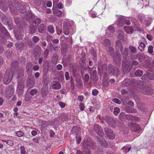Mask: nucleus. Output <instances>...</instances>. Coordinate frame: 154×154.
Wrapping results in <instances>:
<instances>
[{
    "label": "nucleus",
    "instance_id": "nucleus-50",
    "mask_svg": "<svg viewBox=\"0 0 154 154\" xmlns=\"http://www.w3.org/2000/svg\"><path fill=\"white\" fill-rule=\"evenodd\" d=\"M40 139L41 137H36L35 138H33L32 139V140L33 142L35 143H38L39 142V140Z\"/></svg>",
    "mask_w": 154,
    "mask_h": 154
},
{
    "label": "nucleus",
    "instance_id": "nucleus-44",
    "mask_svg": "<svg viewBox=\"0 0 154 154\" xmlns=\"http://www.w3.org/2000/svg\"><path fill=\"white\" fill-rule=\"evenodd\" d=\"M84 81L86 82H88L90 79L89 75L87 74H86L84 77Z\"/></svg>",
    "mask_w": 154,
    "mask_h": 154
},
{
    "label": "nucleus",
    "instance_id": "nucleus-57",
    "mask_svg": "<svg viewBox=\"0 0 154 154\" xmlns=\"http://www.w3.org/2000/svg\"><path fill=\"white\" fill-rule=\"evenodd\" d=\"M148 51L149 53H152L153 52V47L152 46H149L148 48Z\"/></svg>",
    "mask_w": 154,
    "mask_h": 154
},
{
    "label": "nucleus",
    "instance_id": "nucleus-5",
    "mask_svg": "<svg viewBox=\"0 0 154 154\" xmlns=\"http://www.w3.org/2000/svg\"><path fill=\"white\" fill-rule=\"evenodd\" d=\"M128 125L131 130L134 132L139 133L142 131V129L139 125L130 122L128 123Z\"/></svg>",
    "mask_w": 154,
    "mask_h": 154
},
{
    "label": "nucleus",
    "instance_id": "nucleus-46",
    "mask_svg": "<svg viewBox=\"0 0 154 154\" xmlns=\"http://www.w3.org/2000/svg\"><path fill=\"white\" fill-rule=\"evenodd\" d=\"M49 54L48 50L46 49L44 52V57H45V58L47 57L48 56Z\"/></svg>",
    "mask_w": 154,
    "mask_h": 154
},
{
    "label": "nucleus",
    "instance_id": "nucleus-21",
    "mask_svg": "<svg viewBox=\"0 0 154 154\" xmlns=\"http://www.w3.org/2000/svg\"><path fill=\"white\" fill-rule=\"evenodd\" d=\"M125 23V18L122 17H120L118 20V25L119 26H122Z\"/></svg>",
    "mask_w": 154,
    "mask_h": 154
},
{
    "label": "nucleus",
    "instance_id": "nucleus-38",
    "mask_svg": "<svg viewBox=\"0 0 154 154\" xmlns=\"http://www.w3.org/2000/svg\"><path fill=\"white\" fill-rule=\"evenodd\" d=\"M120 112V109L117 107L115 108L113 112L114 114L116 115H117Z\"/></svg>",
    "mask_w": 154,
    "mask_h": 154
},
{
    "label": "nucleus",
    "instance_id": "nucleus-40",
    "mask_svg": "<svg viewBox=\"0 0 154 154\" xmlns=\"http://www.w3.org/2000/svg\"><path fill=\"white\" fill-rule=\"evenodd\" d=\"M77 82V86L78 87V88H82L83 87V85L82 81L81 80H79Z\"/></svg>",
    "mask_w": 154,
    "mask_h": 154
},
{
    "label": "nucleus",
    "instance_id": "nucleus-16",
    "mask_svg": "<svg viewBox=\"0 0 154 154\" xmlns=\"http://www.w3.org/2000/svg\"><path fill=\"white\" fill-rule=\"evenodd\" d=\"M6 0H0V8L4 11H7L8 7L6 5Z\"/></svg>",
    "mask_w": 154,
    "mask_h": 154
},
{
    "label": "nucleus",
    "instance_id": "nucleus-23",
    "mask_svg": "<svg viewBox=\"0 0 154 154\" xmlns=\"http://www.w3.org/2000/svg\"><path fill=\"white\" fill-rule=\"evenodd\" d=\"M98 141L102 146L105 147H107L108 146L107 143L104 139H98Z\"/></svg>",
    "mask_w": 154,
    "mask_h": 154
},
{
    "label": "nucleus",
    "instance_id": "nucleus-36",
    "mask_svg": "<svg viewBox=\"0 0 154 154\" xmlns=\"http://www.w3.org/2000/svg\"><path fill=\"white\" fill-rule=\"evenodd\" d=\"M129 48L130 51L133 53H134L137 52L136 48L134 46H130L129 47Z\"/></svg>",
    "mask_w": 154,
    "mask_h": 154
},
{
    "label": "nucleus",
    "instance_id": "nucleus-6",
    "mask_svg": "<svg viewBox=\"0 0 154 154\" xmlns=\"http://www.w3.org/2000/svg\"><path fill=\"white\" fill-rule=\"evenodd\" d=\"M103 119L105 120L108 125L112 127H116V123L114 119L110 116H105L103 117Z\"/></svg>",
    "mask_w": 154,
    "mask_h": 154
},
{
    "label": "nucleus",
    "instance_id": "nucleus-49",
    "mask_svg": "<svg viewBox=\"0 0 154 154\" xmlns=\"http://www.w3.org/2000/svg\"><path fill=\"white\" fill-rule=\"evenodd\" d=\"M79 106L80 109L81 111H82L84 109L85 106L84 104L83 103H81L79 105Z\"/></svg>",
    "mask_w": 154,
    "mask_h": 154
},
{
    "label": "nucleus",
    "instance_id": "nucleus-39",
    "mask_svg": "<svg viewBox=\"0 0 154 154\" xmlns=\"http://www.w3.org/2000/svg\"><path fill=\"white\" fill-rule=\"evenodd\" d=\"M21 154H26V152L25 147L23 146H22L20 148Z\"/></svg>",
    "mask_w": 154,
    "mask_h": 154
},
{
    "label": "nucleus",
    "instance_id": "nucleus-41",
    "mask_svg": "<svg viewBox=\"0 0 154 154\" xmlns=\"http://www.w3.org/2000/svg\"><path fill=\"white\" fill-rule=\"evenodd\" d=\"M4 142H6L7 144L9 146H13L14 144V142L11 140H3Z\"/></svg>",
    "mask_w": 154,
    "mask_h": 154
},
{
    "label": "nucleus",
    "instance_id": "nucleus-43",
    "mask_svg": "<svg viewBox=\"0 0 154 154\" xmlns=\"http://www.w3.org/2000/svg\"><path fill=\"white\" fill-rule=\"evenodd\" d=\"M32 64L31 63H29L26 66V70L28 72L31 71L32 68Z\"/></svg>",
    "mask_w": 154,
    "mask_h": 154
},
{
    "label": "nucleus",
    "instance_id": "nucleus-53",
    "mask_svg": "<svg viewBox=\"0 0 154 154\" xmlns=\"http://www.w3.org/2000/svg\"><path fill=\"white\" fill-rule=\"evenodd\" d=\"M98 93V91L96 89H95L92 91V94L93 95L96 96Z\"/></svg>",
    "mask_w": 154,
    "mask_h": 154
},
{
    "label": "nucleus",
    "instance_id": "nucleus-56",
    "mask_svg": "<svg viewBox=\"0 0 154 154\" xmlns=\"http://www.w3.org/2000/svg\"><path fill=\"white\" fill-rule=\"evenodd\" d=\"M127 111L129 112H131L133 113H135L137 112V110L134 108L131 109L130 110H127Z\"/></svg>",
    "mask_w": 154,
    "mask_h": 154
},
{
    "label": "nucleus",
    "instance_id": "nucleus-48",
    "mask_svg": "<svg viewBox=\"0 0 154 154\" xmlns=\"http://www.w3.org/2000/svg\"><path fill=\"white\" fill-rule=\"evenodd\" d=\"M108 30L111 32H114V28L112 25H110L108 28Z\"/></svg>",
    "mask_w": 154,
    "mask_h": 154
},
{
    "label": "nucleus",
    "instance_id": "nucleus-63",
    "mask_svg": "<svg viewBox=\"0 0 154 154\" xmlns=\"http://www.w3.org/2000/svg\"><path fill=\"white\" fill-rule=\"evenodd\" d=\"M56 68L58 70H60L62 68V66L61 65L59 64L57 66Z\"/></svg>",
    "mask_w": 154,
    "mask_h": 154
},
{
    "label": "nucleus",
    "instance_id": "nucleus-28",
    "mask_svg": "<svg viewBox=\"0 0 154 154\" xmlns=\"http://www.w3.org/2000/svg\"><path fill=\"white\" fill-rule=\"evenodd\" d=\"M115 45L117 49H119L120 50L122 49V46L120 41L118 40L116 42Z\"/></svg>",
    "mask_w": 154,
    "mask_h": 154
},
{
    "label": "nucleus",
    "instance_id": "nucleus-60",
    "mask_svg": "<svg viewBox=\"0 0 154 154\" xmlns=\"http://www.w3.org/2000/svg\"><path fill=\"white\" fill-rule=\"evenodd\" d=\"M18 88L20 90H22L24 88L23 85L22 84H19L18 85Z\"/></svg>",
    "mask_w": 154,
    "mask_h": 154
},
{
    "label": "nucleus",
    "instance_id": "nucleus-15",
    "mask_svg": "<svg viewBox=\"0 0 154 154\" xmlns=\"http://www.w3.org/2000/svg\"><path fill=\"white\" fill-rule=\"evenodd\" d=\"M83 145L86 149H89L93 148L94 144L93 141L90 142L86 140L84 141Z\"/></svg>",
    "mask_w": 154,
    "mask_h": 154
},
{
    "label": "nucleus",
    "instance_id": "nucleus-13",
    "mask_svg": "<svg viewBox=\"0 0 154 154\" xmlns=\"http://www.w3.org/2000/svg\"><path fill=\"white\" fill-rule=\"evenodd\" d=\"M14 33L16 38L17 40H21L23 38L24 33L23 32H22L20 29H15L14 31Z\"/></svg>",
    "mask_w": 154,
    "mask_h": 154
},
{
    "label": "nucleus",
    "instance_id": "nucleus-2",
    "mask_svg": "<svg viewBox=\"0 0 154 154\" xmlns=\"http://www.w3.org/2000/svg\"><path fill=\"white\" fill-rule=\"evenodd\" d=\"M138 85L137 87L141 89L140 91L144 94L149 95L151 94L152 89L151 88L147 86H143V82L141 81L137 82Z\"/></svg>",
    "mask_w": 154,
    "mask_h": 154
},
{
    "label": "nucleus",
    "instance_id": "nucleus-22",
    "mask_svg": "<svg viewBox=\"0 0 154 154\" xmlns=\"http://www.w3.org/2000/svg\"><path fill=\"white\" fill-rule=\"evenodd\" d=\"M127 117L129 119L132 121L139 122L140 121V119L137 116H134L131 115H126Z\"/></svg>",
    "mask_w": 154,
    "mask_h": 154
},
{
    "label": "nucleus",
    "instance_id": "nucleus-10",
    "mask_svg": "<svg viewBox=\"0 0 154 154\" xmlns=\"http://www.w3.org/2000/svg\"><path fill=\"white\" fill-rule=\"evenodd\" d=\"M122 68L125 70H129L132 67L130 63L123 60L122 62Z\"/></svg>",
    "mask_w": 154,
    "mask_h": 154
},
{
    "label": "nucleus",
    "instance_id": "nucleus-17",
    "mask_svg": "<svg viewBox=\"0 0 154 154\" xmlns=\"http://www.w3.org/2000/svg\"><path fill=\"white\" fill-rule=\"evenodd\" d=\"M3 34L5 35L6 36L8 37H10V38H11L10 37V35L9 34L7 30L2 25L0 26V34Z\"/></svg>",
    "mask_w": 154,
    "mask_h": 154
},
{
    "label": "nucleus",
    "instance_id": "nucleus-42",
    "mask_svg": "<svg viewBox=\"0 0 154 154\" xmlns=\"http://www.w3.org/2000/svg\"><path fill=\"white\" fill-rule=\"evenodd\" d=\"M39 40V38L36 36H34L32 39V41L35 43H36L38 42Z\"/></svg>",
    "mask_w": 154,
    "mask_h": 154
},
{
    "label": "nucleus",
    "instance_id": "nucleus-4",
    "mask_svg": "<svg viewBox=\"0 0 154 154\" xmlns=\"http://www.w3.org/2000/svg\"><path fill=\"white\" fill-rule=\"evenodd\" d=\"M13 75V73L12 71L7 70L5 72L3 78V83L6 84L9 83L12 80Z\"/></svg>",
    "mask_w": 154,
    "mask_h": 154
},
{
    "label": "nucleus",
    "instance_id": "nucleus-19",
    "mask_svg": "<svg viewBox=\"0 0 154 154\" xmlns=\"http://www.w3.org/2000/svg\"><path fill=\"white\" fill-rule=\"evenodd\" d=\"M53 12L54 15L60 17H62V14L63 16L65 15V14L64 13H62L61 11L59 9L56 10L53 9Z\"/></svg>",
    "mask_w": 154,
    "mask_h": 154
},
{
    "label": "nucleus",
    "instance_id": "nucleus-14",
    "mask_svg": "<svg viewBox=\"0 0 154 154\" xmlns=\"http://www.w3.org/2000/svg\"><path fill=\"white\" fill-rule=\"evenodd\" d=\"M49 93L48 89L47 88H42L40 90V94L42 98H45Z\"/></svg>",
    "mask_w": 154,
    "mask_h": 154
},
{
    "label": "nucleus",
    "instance_id": "nucleus-58",
    "mask_svg": "<svg viewBox=\"0 0 154 154\" xmlns=\"http://www.w3.org/2000/svg\"><path fill=\"white\" fill-rule=\"evenodd\" d=\"M104 42L106 44V46H109L110 43V40L108 39H106L104 40Z\"/></svg>",
    "mask_w": 154,
    "mask_h": 154
},
{
    "label": "nucleus",
    "instance_id": "nucleus-9",
    "mask_svg": "<svg viewBox=\"0 0 154 154\" xmlns=\"http://www.w3.org/2000/svg\"><path fill=\"white\" fill-rule=\"evenodd\" d=\"M108 70L111 75L113 74L117 75L119 72L118 69L117 67H113L111 65H109L108 66Z\"/></svg>",
    "mask_w": 154,
    "mask_h": 154
},
{
    "label": "nucleus",
    "instance_id": "nucleus-61",
    "mask_svg": "<svg viewBox=\"0 0 154 154\" xmlns=\"http://www.w3.org/2000/svg\"><path fill=\"white\" fill-rule=\"evenodd\" d=\"M59 105L62 108H63L65 106V104L61 102H59Z\"/></svg>",
    "mask_w": 154,
    "mask_h": 154
},
{
    "label": "nucleus",
    "instance_id": "nucleus-18",
    "mask_svg": "<svg viewBox=\"0 0 154 154\" xmlns=\"http://www.w3.org/2000/svg\"><path fill=\"white\" fill-rule=\"evenodd\" d=\"M52 88L54 89H59L61 87L60 83L58 82L54 81L53 82L52 85Z\"/></svg>",
    "mask_w": 154,
    "mask_h": 154
},
{
    "label": "nucleus",
    "instance_id": "nucleus-24",
    "mask_svg": "<svg viewBox=\"0 0 154 154\" xmlns=\"http://www.w3.org/2000/svg\"><path fill=\"white\" fill-rule=\"evenodd\" d=\"M88 72L91 75H95L97 73L95 68L93 67L91 68L89 66H88Z\"/></svg>",
    "mask_w": 154,
    "mask_h": 154
},
{
    "label": "nucleus",
    "instance_id": "nucleus-7",
    "mask_svg": "<svg viewBox=\"0 0 154 154\" xmlns=\"http://www.w3.org/2000/svg\"><path fill=\"white\" fill-rule=\"evenodd\" d=\"M94 128L95 132L100 136L103 137L104 136V133L101 127L97 124L94 125Z\"/></svg>",
    "mask_w": 154,
    "mask_h": 154
},
{
    "label": "nucleus",
    "instance_id": "nucleus-51",
    "mask_svg": "<svg viewBox=\"0 0 154 154\" xmlns=\"http://www.w3.org/2000/svg\"><path fill=\"white\" fill-rule=\"evenodd\" d=\"M37 90L36 89H33L31 91L30 93L33 96L36 94L37 93Z\"/></svg>",
    "mask_w": 154,
    "mask_h": 154
},
{
    "label": "nucleus",
    "instance_id": "nucleus-35",
    "mask_svg": "<svg viewBox=\"0 0 154 154\" xmlns=\"http://www.w3.org/2000/svg\"><path fill=\"white\" fill-rule=\"evenodd\" d=\"M18 63L17 62L15 61H13L11 63V66L12 69H13L14 68H16L18 66Z\"/></svg>",
    "mask_w": 154,
    "mask_h": 154
},
{
    "label": "nucleus",
    "instance_id": "nucleus-31",
    "mask_svg": "<svg viewBox=\"0 0 154 154\" xmlns=\"http://www.w3.org/2000/svg\"><path fill=\"white\" fill-rule=\"evenodd\" d=\"M45 26L43 24H41L38 27V30L39 32L42 33L44 32Z\"/></svg>",
    "mask_w": 154,
    "mask_h": 154
},
{
    "label": "nucleus",
    "instance_id": "nucleus-52",
    "mask_svg": "<svg viewBox=\"0 0 154 154\" xmlns=\"http://www.w3.org/2000/svg\"><path fill=\"white\" fill-rule=\"evenodd\" d=\"M109 53L110 54L112 55L114 54V50L113 48L112 47H109Z\"/></svg>",
    "mask_w": 154,
    "mask_h": 154
},
{
    "label": "nucleus",
    "instance_id": "nucleus-45",
    "mask_svg": "<svg viewBox=\"0 0 154 154\" xmlns=\"http://www.w3.org/2000/svg\"><path fill=\"white\" fill-rule=\"evenodd\" d=\"M16 133L17 136L19 137H21L24 135L23 133L21 131H17Z\"/></svg>",
    "mask_w": 154,
    "mask_h": 154
},
{
    "label": "nucleus",
    "instance_id": "nucleus-59",
    "mask_svg": "<svg viewBox=\"0 0 154 154\" xmlns=\"http://www.w3.org/2000/svg\"><path fill=\"white\" fill-rule=\"evenodd\" d=\"M112 101L113 102L116 103H118L119 104H120V101L117 98H114L112 99Z\"/></svg>",
    "mask_w": 154,
    "mask_h": 154
},
{
    "label": "nucleus",
    "instance_id": "nucleus-1",
    "mask_svg": "<svg viewBox=\"0 0 154 154\" xmlns=\"http://www.w3.org/2000/svg\"><path fill=\"white\" fill-rule=\"evenodd\" d=\"M8 6L11 13L17 15L18 12L24 13L26 11L25 6L18 2L14 3V5L11 1H8Z\"/></svg>",
    "mask_w": 154,
    "mask_h": 154
},
{
    "label": "nucleus",
    "instance_id": "nucleus-37",
    "mask_svg": "<svg viewBox=\"0 0 154 154\" xmlns=\"http://www.w3.org/2000/svg\"><path fill=\"white\" fill-rule=\"evenodd\" d=\"M48 31L51 33H53L54 32V28L52 26H49L48 27Z\"/></svg>",
    "mask_w": 154,
    "mask_h": 154
},
{
    "label": "nucleus",
    "instance_id": "nucleus-27",
    "mask_svg": "<svg viewBox=\"0 0 154 154\" xmlns=\"http://www.w3.org/2000/svg\"><path fill=\"white\" fill-rule=\"evenodd\" d=\"M36 30V28L33 25L31 24L29 26V32L30 34L34 33Z\"/></svg>",
    "mask_w": 154,
    "mask_h": 154
},
{
    "label": "nucleus",
    "instance_id": "nucleus-30",
    "mask_svg": "<svg viewBox=\"0 0 154 154\" xmlns=\"http://www.w3.org/2000/svg\"><path fill=\"white\" fill-rule=\"evenodd\" d=\"M139 46L138 47V49L141 51H143L144 50V48L145 47V45L144 43L143 42L139 41Z\"/></svg>",
    "mask_w": 154,
    "mask_h": 154
},
{
    "label": "nucleus",
    "instance_id": "nucleus-26",
    "mask_svg": "<svg viewBox=\"0 0 154 154\" xmlns=\"http://www.w3.org/2000/svg\"><path fill=\"white\" fill-rule=\"evenodd\" d=\"M121 51V53L124 58H126L128 54V49L127 48H125L124 50L122 49Z\"/></svg>",
    "mask_w": 154,
    "mask_h": 154
},
{
    "label": "nucleus",
    "instance_id": "nucleus-11",
    "mask_svg": "<svg viewBox=\"0 0 154 154\" xmlns=\"http://www.w3.org/2000/svg\"><path fill=\"white\" fill-rule=\"evenodd\" d=\"M113 60L116 64L117 63L119 65L120 64L121 57L119 51H116L115 54H114Z\"/></svg>",
    "mask_w": 154,
    "mask_h": 154
},
{
    "label": "nucleus",
    "instance_id": "nucleus-64",
    "mask_svg": "<svg viewBox=\"0 0 154 154\" xmlns=\"http://www.w3.org/2000/svg\"><path fill=\"white\" fill-rule=\"evenodd\" d=\"M33 69L35 71H37L39 69V67L38 65H35L33 66Z\"/></svg>",
    "mask_w": 154,
    "mask_h": 154
},
{
    "label": "nucleus",
    "instance_id": "nucleus-47",
    "mask_svg": "<svg viewBox=\"0 0 154 154\" xmlns=\"http://www.w3.org/2000/svg\"><path fill=\"white\" fill-rule=\"evenodd\" d=\"M41 20L40 18L37 17L36 18L34 23L35 24L38 25L41 23Z\"/></svg>",
    "mask_w": 154,
    "mask_h": 154
},
{
    "label": "nucleus",
    "instance_id": "nucleus-33",
    "mask_svg": "<svg viewBox=\"0 0 154 154\" xmlns=\"http://www.w3.org/2000/svg\"><path fill=\"white\" fill-rule=\"evenodd\" d=\"M24 71L23 69L19 71L17 74V77L22 78L23 76Z\"/></svg>",
    "mask_w": 154,
    "mask_h": 154
},
{
    "label": "nucleus",
    "instance_id": "nucleus-62",
    "mask_svg": "<svg viewBox=\"0 0 154 154\" xmlns=\"http://www.w3.org/2000/svg\"><path fill=\"white\" fill-rule=\"evenodd\" d=\"M84 97L82 95L79 96L78 97V100L81 102L83 101L84 100Z\"/></svg>",
    "mask_w": 154,
    "mask_h": 154
},
{
    "label": "nucleus",
    "instance_id": "nucleus-32",
    "mask_svg": "<svg viewBox=\"0 0 154 154\" xmlns=\"http://www.w3.org/2000/svg\"><path fill=\"white\" fill-rule=\"evenodd\" d=\"M143 72L141 70H137L135 73V75L136 76L141 77L143 74Z\"/></svg>",
    "mask_w": 154,
    "mask_h": 154
},
{
    "label": "nucleus",
    "instance_id": "nucleus-25",
    "mask_svg": "<svg viewBox=\"0 0 154 154\" xmlns=\"http://www.w3.org/2000/svg\"><path fill=\"white\" fill-rule=\"evenodd\" d=\"M124 29L128 33H131L133 31V28L131 26H125L124 27Z\"/></svg>",
    "mask_w": 154,
    "mask_h": 154
},
{
    "label": "nucleus",
    "instance_id": "nucleus-34",
    "mask_svg": "<svg viewBox=\"0 0 154 154\" xmlns=\"http://www.w3.org/2000/svg\"><path fill=\"white\" fill-rule=\"evenodd\" d=\"M148 76L149 79L151 80H154V73L152 72H150L149 73Z\"/></svg>",
    "mask_w": 154,
    "mask_h": 154
},
{
    "label": "nucleus",
    "instance_id": "nucleus-29",
    "mask_svg": "<svg viewBox=\"0 0 154 154\" xmlns=\"http://www.w3.org/2000/svg\"><path fill=\"white\" fill-rule=\"evenodd\" d=\"M58 56L57 55H54L52 57L51 61L53 64H56L58 63Z\"/></svg>",
    "mask_w": 154,
    "mask_h": 154
},
{
    "label": "nucleus",
    "instance_id": "nucleus-12",
    "mask_svg": "<svg viewBox=\"0 0 154 154\" xmlns=\"http://www.w3.org/2000/svg\"><path fill=\"white\" fill-rule=\"evenodd\" d=\"M63 33L66 35H68L69 33V28L70 27V24L69 22L64 21L63 23Z\"/></svg>",
    "mask_w": 154,
    "mask_h": 154
},
{
    "label": "nucleus",
    "instance_id": "nucleus-54",
    "mask_svg": "<svg viewBox=\"0 0 154 154\" xmlns=\"http://www.w3.org/2000/svg\"><path fill=\"white\" fill-rule=\"evenodd\" d=\"M65 77L66 79L67 80H68L70 79L69 74L68 72H66L65 73Z\"/></svg>",
    "mask_w": 154,
    "mask_h": 154
},
{
    "label": "nucleus",
    "instance_id": "nucleus-55",
    "mask_svg": "<svg viewBox=\"0 0 154 154\" xmlns=\"http://www.w3.org/2000/svg\"><path fill=\"white\" fill-rule=\"evenodd\" d=\"M28 84L29 85H30L31 86H33L34 85V80H29V81L28 80Z\"/></svg>",
    "mask_w": 154,
    "mask_h": 154
},
{
    "label": "nucleus",
    "instance_id": "nucleus-20",
    "mask_svg": "<svg viewBox=\"0 0 154 154\" xmlns=\"http://www.w3.org/2000/svg\"><path fill=\"white\" fill-rule=\"evenodd\" d=\"M24 44L23 42H17L15 44L16 49L18 50H21L23 48Z\"/></svg>",
    "mask_w": 154,
    "mask_h": 154
},
{
    "label": "nucleus",
    "instance_id": "nucleus-8",
    "mask_svg": "<svg viewBox=\"0 0 154 154\" xmlns=\"http://www.w3.org/2000/svg\"><path fill=\"white\" fill-rule=\"evenodd\" d=\"M104 131L106 134L109 139H113L115 138L114 134L110 129L107 127H106L104 128Z\"/></svg>",
    "mask_w": 154,
    "mask_h": 154
},
{
    "label": "nucleus",
    "instance_id": "nucleus-3",
    "mask_svg": "<svg viewBox=\"0 0 154 154\" xmlns=\"http://www.w3.org/2000/svg\"><path fill=\"white\" fill-rule=\"evenodd\" d=\"M14 89L13 86L11 85H8L5 88L4 95L8 99H10L13 95Z\"/></svg>",
    "mask_w": 154,
    "mask_h": 154
}]
</instances>
